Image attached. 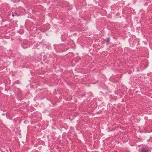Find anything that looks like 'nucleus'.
<instances>
[{"label": "nucleus", "instance_id": "f257e3e1", "mask_svg": "<svg viewBox=\"0 0 152 152\" xmlns=\"http://www.w3.org/2000/svg\"><path fill=\"white\" fill-rule=\"evenodd\" d=\"M140 152H151L149 148L147 146H145L142 148Z\"/></svg>", "mask_w": 152, "mask_h": 152}, {"label": "nucleus", "instance_id": "7ed1b4c3", "mask_svg": "<svg viewBox=\"0 0 152 152\" xmlns=\"http://www.w3.org/2000/svg\"><path fill=\"white\" fill-rule=\"evenodd\" d=\"M12 16H14V15L13 14H12Z\"/></svg>", "mask_w": 152, "mask_h": 152}, {"label": "nucleus", "instance_id": "f03ea898", "mask_svg": "<svg viewBox=\"0 0 152 152\" xmlns=\"http://www.w3.org/2000/svg\"><path fill=\"white\" fill-rule=\"evenodd\" d=\"M110 38L109 37H107L106 39V42H109L110 41Z\"/></svg>", "mask_w": 152, "mask_h": 152}]
</instances>
